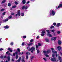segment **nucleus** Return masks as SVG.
I'll use <instances>...</instances> for the list:
<instances>
[{
	"instance_id": "obj_1",
	"label": "nucleus",
	"mask_w": 62,
	"mask_h": 62,
	"mask_svg": "<svg viewBox=\"0 0 62 62\" xmlns=\"http://www.w3.org/2000/svg\"><path fill=\"white\" fill-rule=\"evenodd\" d=\"M51 52L50 50H48L47 51H43V53L44 54V55L46 56V57H49V55L46 54L47 53H50Z\"/></svg>"
},
{
	"instance_id": "obj_2",
	"label": "nucleus",
	"mask_w": 62,
	"mask_h": 62,
	"mask_svg": "<svg viewBox=\"0 0 62 62\" xmlns=\"http://www.w3.org/2000/svg\"><path fill=\"white\" fill-rule=\"evenodd\" d=\"M35 47H32L31 48H30L28 50V51H31V52L33 53V51H35Z\"/></svg>"
},
{
	"instance_id": "obj_3",
	"label": "nucleus",
	"mask_w": 62,
	"mask_h": 62,
	"mask_svg": "<svg viewBox=\"0 0 62 62\" xmlns=\"http://www.w3.org/2000/svg\"><path fill=\"white\" fill-rule=\"evenodd\" d=\"M20 11L19 10L17 11V13L16 14V17H17L18 16H20L21 14H20Z\"/></svg>"
},
{
	"instance_id": "obj_4",
	"label": "nucleus",
	"mask_w": 62,
	"mask_h": 62,
	"mask_svg": "<svg viewBox=\"0 0 62 62\" xmlns=\"http://www.w3.org/2000/svg\"><path fill=\"white\" fill-rule=\"evenodd\" d=\"M61 49L62 48L61 46H58L57 47V50L58 51H60V50H61Z\"/></svg>"
},
{
	"instance_id": "obj_5",
	"label": "nucleus",
	"mask_w": 62,
	"mask_h": 62,
	"mask_svg": "<svg viewBox=\"0 0 62 62\" xmlns=\"http://www.w3.org/2000/svg\"><path fill=\"white\" fill-rule=\"evenodd\" d=\"M28 8L27 6H24L22 7L23 9H24V8H25V9H27Z\"/></svg>"
},
{
	"instance_id": "obj_6",
	"label": "nucleus",
	"mask_w": 62,
	"mask_h": 62,
	"mask_svg": "<svg viewBox=\"0 0 62 62\" xmlns=\"http://www.w3.org/2000/svg\"><path fill=\"white\" fill-rule=\"evenodd\" d=\"M56 38L55 37H53L52 38L51 40L52 41H55L56 40Z\"/></svg>"
},
{
	"instance_id": "obj_7",
	"label": "nucleus",
	"mask_w": 62,
	"mask_h": 62,
	"mask_svg": "<svg viewBox=\"0 0 62 62\" xmlns=\"http://www.w3.org/2000/svg\"><path fill=\"white\" fill-rule=\"evenodd\" d=\"M42 33L41 34V35L42 36H44V34L45 33V31H42Z\"/></svg>"
},
{
	"instance_id": "obj_8",
	"label": "nucleus",
	"mask_w": 62,
	"mask_h": 62,
	"mask_svg": "<svg viewBox=\"0 0 62 62\" xmlns=\"http://www.w3.org/2000/svg\"><path fill=\"white\" fill-rule=\"evenodd\" d=\"M51 61H56V59L55 58H51Z\"/></svg>"
},
{
	"instance_id": "obj_9",
	"label": "nucleus",
	"mask_w": 62,
	"mask_h": 62,
	"mask_svg": "<svg viewBox=\"0 0 62 62\" xmlns=\"http://www.w3.org/2000/svg\"><path fill=\"white\" fill-rule=\"evenodd\" d=\"M22 60L21 61L23 62H25V60H24V57L23 56L22 57Z\"/></svg>"
},
{
	"instance_id": "obj_10",
	"label": "nucleus",
	"mask_w": 62,
	"mask_h": 62,
	"mask_svg": "<svg viewBox=\"0 0 62 62\" xmlns=\"http://www.w3.org/2000/svg\"><path fill=\"white\" fill-rule=\"evenodd\" d=\"M51 13L52 15L53 16H54V15L55 14V12H54V11L52 10V11Z\"/></svg>"
},
{
	"instance_id": "obj_11",
	"label": "nucleus",
	"mask_w": 62,
	"mask_h": 62,
	"mask_svg": "<svg viewBox=\"0 0 62 62\" xmlns=\"http://www.w3.org/2000/svg\"><path fill=\"white\" fill-rule=\"evenodd\" d=\"M21 60V57H20L19 58L18 60H17V61H16V62H20Z\"/></svg>"
},
{
	"instance_id": "obj_12",
	"label": "nucleus",
	"mask_w": 62,
	"mask_h": 62,
	"mask_svg": "<svg viewBox=\"0 0 62 62\" xmlns=\"http://www.w3.org/2000/svg\"><path fill=\"white\" fill-rule=\"evenodd\" d=\"M61 41L60 40H59L58 41V44L59 45H61Z\"/></svg>"
},
{
	"instance_id": "obj_13",
	"label": "nucleus",
	"mask_w": 62,
	"mask_h": 62,
	"mask_svg": "<svg viewBox=\"0 0 62 62\" xmlns=\"http://www.w3.org/2000/svg\"><path fill=\"white\" fill-rule=\"evenodd\" d=\"M8 51H10L11 53L12 52V50H11L10 48H9L8 49Z\"/></svg>"
},
{
	"instance_id": "obj_14",
	"label": "nucleus",
	"mask_w": 62,
	"mask_h": 62,
	"mask_svg": "<svg viewBox=\"0 0 62 62\" xmlns=\"http://www.w3.org/2000/svg\"><path fill=\"white\" fill-rule=\"evenodd\" d=\"M47 35L49 36V37H52V35L50 33L47 34Z\"/></svg>"
},
{
	"instance_id": "obj_15",
	"label": "nucleus",
	"mask_w": 62,
	"mask_h": 62,
	"mask_svg": "<svg viewBox=\"0 0 62 62\" xmlns=\"http://www.w3.org/2000/svg\"><path fill=\"white\" fill-rule=\"evenodd\" d=\"M6 58V56H3H3H2L1 57V59H3V58L4 59V58Z\"/></svg>"
},
{
	"instance_id": "obj_16",
	"label": "nucleus",
	"mask_w": 62,
	"mask_h": 62,
	"mask_svg": "<svg viewBox=\"0 0 62 62\" xmlns=\"http://www.w3.org/2000/svg\"><path fill=\"white\" fill-rule=\"evenodd\" d=\"M8 19H6L4 20H3V22H7V21H8Z\"/></svg>"
},
{
	"instance_id": "obj_17",
	"label": "nucleus",
	"mask_w": 62,
	"mask_h": 62,
	"mask_svg": "<svg viewBox=\"0 0 62 62\" xmlns=\"http://www.w3.org/2000/svg\"><path fill=\"white\" fill-rule=\"evenodd\" d=\"M7 58L8 59V61H10V58L9 57V56H8Z\"/></svg>"
},
{
	"instance_id": "obj_18",
	"label": "nucleus",
	"mask_w": 62,
	"mask_h": 62,
	"mask_svg": "<svg viewBox=\"0 0 62 62\" xmlns=\"http://www.w3.org/2000/svg\"><path fill=\"white\" fill-rule=\"evenodd\" d=\"M22 2L23 4H24L26 3V1L25 0H23L22 1Z\"/></svg>"
},
{
	"instance_id": "obj_19",
	"label": "nucleus",
	"mask_w": 62,
	"mask_h": 62,
	"mask_svg": "<svg viewBox=\"0 0 62 62\" xmlns=\"http://www.w3.org/2000/svg\"><path fill=\"white\" fill-rule=\"evenodd\" d=\"M46 42H49V39H48L47 38H46Z\"/></svg>"
},
{
	"instance_id": "obj_20",
	"label": "nucleus",
	"mask_w": 62,
	"mask_h": 62,
	"mask_svg": "<svg viewBox=\"0 0 62 62\" xmlns=\"http://www.w3.org/2000/svg\"><path fill=\"white\" fill-rule=\"evenodd\" d=\"M4 28L6 29H8V26L7 25L6 26L4 27Z\"/></svg>"
},
{
	"instance_id": "obj_21",
	"label": "nucleus",
	"mask_w": 62,
	"mask_h": 62,
	"mask_svg": "<svg viewBox=\"0 0 62 62\" xmlns=\"http://www.w3.org/2000/svg\"><path fill=\"white\" fill-rule=\"evenodd\" d=\"M33 44V43H30V44H29L28 45L29 46H30L31 45H32Z\"/></svg>"
},
{
	"instance_id": "obj_22",
	"label": "nucleus",
	"mask_w": 62,
	"mask_h": 62,
	"mask_svg": "<svg viewBox=\"0 0 62 62\" xmlns=\"http://www.w3.org/2000/svg\"><path fill=\"white\" fill-rule=\"evenodd\" d=\"M62 7V4H60L59 6H58V8H60V7Z\"/></svg>"
},
{
	"instance_id": "obj_23",
	"label": "nucleus",
	"mask_w": 62,
	"mask_h": 62,
	"mask_svg": "<svg viewBox=\"0 0 62 62\" xmlns=\"http://www.w3.org/2000/svg\"><path fill=\"white\" fill-rule=\"evenodd\" d=\"M60 23H59L57 24V27H58V26H59L60 25Z\"/></svg>"
},
{
	"instance_id": "obj_24",
	"label": "nucleus",
	"mask_w": 62,
	"mask_h": 62,
	"mask_svg": "<svg viewBox=\"0 0 62 62\" xmlns=\"http://www.w3.org/2000/svg\"><path fill=\"white\" fill-rule=\"evenodd\" d=\"M46 31L48 33L47 34H50V31H49V30H46Z\"/></svg>"
},
{
	"instance_id": "obj_25",
	"label": "nucleus",
	"mask_w": 62,
	"mask_h": 62,
	"mask_svg": "<svg viewBox=\"0 0 62 62\" xmlns=\"http://www.w3.org/2000/svg\"><path fill=\"white\" fill-rule=\"evenodd\" d=\"M59 60H60L61 59V57L60 56H58V57Z\"/></svg>"
},
{
	"instance_id": "obj_26",
	"label": "nucleus",
	"mask_w": 62,
	"mask_h": 62,
	"mask_svg": "<svg viewBox=\"0 0 62 62\" xmlns=\"http://www.w3.org/2000/svg\"><path fill=\"white\" fill-rule=\"evenodd\" d=\"M6 2V0H3L2 2V4H3V3H5Z\"/></svg>"
},
{
	"instance_id": "obj_27",
	"label": "nucleus",
	"mask_w": 62,
	"mask_h": 62,
	"mask_svg": "<svg viewBox=\"0 0 62 62\" xmlns=\"http://www.w3.org/2000/svg\"><path fill=\"white\" fill-rule=\"evenodd\" d=\"M55 54H52V57H55Z\"/></svg>"
},
{
	"instance_id": "obj_28",
	"label": "nucleus",
	"mask_w": 62,
	"mask_h": 62,
	"mask_svg": "<svg viewBox=\"0 0 62 62\" xmlns=\"http://www.w3.org/2000/svg\"><path fill=\"white\" fill-rule=\"evenodd\" d=\"M52 52L53 53H57V52H56L55 51V50H53V51H52Z\"/></svg>"
},
{
	"instance_id": "obj_29",
	"label": "nucleus",
	"mask_w": 62,
	"mask_h": 62,
	"mask_svg": "<svg viewBox=\"0 0 62 62\" xmlns=\"http://www.w3.org/2000/svg\"><path fill=\"white\" fill-rule=\"evenodd\" d=\"M16 7H17L16 6H14L12 7V8H16Z\"/></svg>"
},
{
	"instance_id": "obj_30",
	"label": "nucleus",
	"mask_w": 62,
	"mask_h": 62,
	"mask_svg": "<svg viewBox=\"0 0 62 62\" xmlns=\"http://www.w3.org/2000/svg\"><path fill=\"white\" fill-rule=\"evenodd\" d=\"M26 54H28V55H30V53L29 52H27L26 53Z\"/></svg>"
},
{
	"instance_id": "obj_31",
	"label": "nucleus",
	"mask_w": 62,
	"mask_h": 62,
	"mask_svg": "<svg viewBox=\"0 0 62 62\" xmlns=\"http://www.w3.org/2000/svg\"><path fill=\"white\" fill-rule=\"evenodd\" d=\"M5 10L4 9H2L0 11H4Z\"/></svg>"
},
{
	"instance_id": "obj_32",
	"label": "nucleus",
	"mask_w": 62,
	"mask_h": 62,
	"mask_svg": "<svg viewBox=\"0 0 62 62\" xmlns=\"http://www.w3.org/2000/svg\"><path fill=\"white\" fill-rule=\"evenodd\" d=\"M38 45L39 46H41V44H40V43H38Z\"/></svg>"
},
{
	"instance_id": "obj_33",
	"label": "nucleus",
	"mask_w": 62,
	"mask_h": 62,
	"mask_svg": "<svg viewBox=\"0 0 62 62\" xmlns=\"http://www.w3.org/2000/svg\"><path fill=\"white\" fill-rule=\"evenodd\" d=\"M43 59L45 61H47V60H46V59L45 58H43Z\"/></svg>"
},
{
	"instance_id": "obj_34",
	"label": "nucleus",
	"mask_w": 62,
	"mask_h": 62,
	"mask_svg": "<svg viewBox=\"0 0 62 62\" xmlns=\"http://www.w3.org/2000/svg\"><path fill=\"white\" fill-rule=\"evenodd\" d=\"M8 6H9V7H10V6H11V4H10V3H8Z\"/></svg>"
},
{
	"instance_id": "obj_35",
	"label": "nucleus",
	"mask_w": 62,
	"mask_h": 62,
	"mask_svg": "<svg viewBox=\"0 0 62 62\" xmlns=\"http://www.w3.org/2000/svg\"><path fill=\"white\" fill-rule=\"evenodd\" d=\"M54 28V26H51L50 27V28L52 29V28Z\"/></svg>"
},
{
	"instance_id": "obj_36",
	"label": "nucleus",
	"mask_w": 62,
	"mask_h": 62,
	"mask_svg": "<svg viewBox=\"0 0 62 62\" xmlns=\"http://www.w3.org/2000/svg\"><path fill=\"white\" fill-rule=\"evenodd\" d=\"M53 24L54 25V26H55V25H56V23H53Z\"/></svg>"
},
{
	"instance_id": "obj_37",
	"label": "nucleus",
	"mask_w": 62,
	"mask_h": 62,
	"mask_svg": "<svg viewBox=\"0 0 62 62\" xmlns=\"http://www.w3.org/2000/svg\"><path fill=\"white\" fill-rule=\"evenodd\" d=\"M54 31H55L54 30H51V32H53V33H54Z\"/></svg>"
},
{
	"instance_id": "obj_38",
	"label": "nucleus",
	"mask_w": 62,
	"mask_h": 62,
	"mask_svg": "<svg viewBox=\"0 0 62 62\" xmlns=\"http://www.w3.org/2000/svg\"><path fill=\"white\" fill-rule=\"evenodd\" d=\"M36 50H37V48H39V46L37 45H36Z\"/></svg>"
},
{
	"instance_id": "obj_39",
	"label": "nucleus",
	"mask_w": 62,
	"mask_h": 62,
	"mask_svg": "<svg viewBox=\"0 0 62 62\" xmlns=\"http://www.w3.org/2000/svg\"><path fill=\"white\" fill-rule=\"evenodd\" d=\"M26 59H28V56L27 55L26 56Z\"/></svg>"
},
{
	"instance_id": "obj_40",
	"label": "nucleus",
	"mask_w": 62,
	"mask_h": 62,
	"mask_svg": "<svg viewBox=\"0 0 62 62\" xmlns=\"http://www.w3.org/2000/svg\"><path fill=\"white\" fill-rule=\"evenodd\" d=\"M57 33L58 34H60V32L59 31L57 32Z\"/></svg>"
},
{
	"instance_id": "obj_41",
	"label": "nucleus",
	"mask_w": 62,
	"mask_h": 62,
	"mask_svg": "<svg viewBox=\"0 0 62 62\" xmlns=\"http://www.w3.org/2000/svg\"><path fill=\"white\" fill-rule=\"evenodd\" d=\"M24 42H23L22 43V46H24Z\"/></svg>"
},
{
	"instance_id": "obj_42",
	"label": "nucleus",
	"mask_w": 62,
	"mask_h": 62,
	"mask_svg": "<svg viewBox=\"0 0 62 62\" xmlns=\"http://www.w3.org/2000/svg\"><path fill=\"white\" fill-rule=\"evenodd\" d=\"M17 50L18 52H20V48H17Z\"/></svg>"
},
{
	"instance_id": "obj_43",
	"label": "nucleus",
	"mask_w": 62,
	"mask_h": 62,
	"mask_svg": "<svg viewBox=\"0 0 62 62\" xmlns=\"http://www.w3.org/2000/svg\"><path fill=\"white\" fill-rule=\"evenodd\" d=\"M11 18H12V16H10L8 17L9 19H11Z\"/></svg>"
},
{
	"instance_id": "obj_44",
	"label": "nucleus",
	"mask_w": 62,
	"mask_h": 62,
	"mask_svg": "<svg viewBox=\"0 0 62 62\" xmlns=\"http://www.w3.org/2000/svg\"><path fill=\"white\" fill-rule=\"evenodd\" d=\"M15 3L16 5H18V3L17 1H15Z\"/></svg>"
},
{
	"instance_id": "obj_45",
	"label": "nucleus",
	"mask_w": 62,
	"mask_h": 62,
	"mask_svg": "<svg viewBox=\"0 0 62 62\" xmlns=\"http://www.w3.org/2000/svg\"><path fill=\"white\" fill-rule=\"evenodd\" d=\"M21 16H24V13H22L21 14Z\"/></svg>"
},
{
	"instance_id": "obj_46",
	"label": "nucleus",
	"mask_w": 62,
	"mask_h": 62,
	"mask_svg": "<svg viewBox=\"0 0 62 62\" xmlns=\"http://www.w3.org/2000/svg\"><path fill=\"white\" fill-rule=\"evenodd\" d=\"M51 50H52V51H54V48H51Z\"/></svg>"
},
{
	"instance_id": "obj_47",
	"label": "nucleus",
	"mask_w": 62,
	"mask_h": 62,
	"mask_svg": "<svg viewBox=\"0 0 62 62\" xmlns=\"http://www.w3.org/2000/svg\"><path fill=\"white\" fill-rule=\"evenodd\" d=\"M39 53V50H37V53L38 54V53Z\"/></svg>"
},
{
	"instance_id": "obj_48",
	"label": "nucleus",
	"mask_w": 62,
	"mask_h": 62,
	"mask_svg": "<svg viewBox=\"0 0 62 62\" xmlns=\"http://www.w3.org/2000/svg\"><path fill=\"white\" fill-rule=\"evenodd\" d=\"M34 57H34V56H32V57L31 58V60L32 61V59H33V58H34Z\"/></svg>"
},
{
	"instance_id": "obj_49",
	"label": "nucleus",
	"mask_w": 62,
	"mask_h": 62,
	"mask_svg": "<svg viewBox=\"0 0 62 62\" xmlns=\"http://www.w3.org/2000/svg\"><path fill=\"white\" fill-rule=\"evenodd\" d=\"M14 15V13H11V15Z\"/></svg>"
},
{
	"instance_id": "obj_50",
	"label": "nucleus",
	"mask_w": 62,
	"mask_h": 62,
	"mask_svg": "<svg viewBox=\"0 0 62 62\" xmlns=\"http://www.w3.org/2000/svg\"><path fill=\"white\" fill-rule=\"evenodd\" d=\"M18 58V55H17L16 58V59H17Z\"/></svg>"
},
{
	"instance_id": "obj_51",
	"label": "nucleus",
	"mask_w": 62,
	"mask_h": 62,
	"mask_svg": "<svg viewBox=\"0 0 62 62\" xmlns=\"http://www.w3.org/2000/svg\"><path fill=\"white\" fill-rule=\"evenodd\" d=\"M18 54V52L16 51V54Z\"/></svg>"
},
{
	"instance_id": "obj_52",
	"label": "nucleus",
	"mask_w": 62,
	"mask_h": 62,
	"mask_svg": "<svg viewBox=\"0 0 62 62\" xmlns=\"http://www.w3.org/2000/svg\"><path fill=\"white\" fill-rule=\"evenodd\" d=\"M26 36H23V38H24V39L26 38Z\"/></svg>"
},
{
	"instance_id": "obj_53",
	"label": "nucleus",
	"mask_w": 62,
	"mask_h": 62,
	"mask_svg": "<svg viewBox=\"0 0 62 62\" xmlns=\"http://www.w3.org/2000/svg\"><path fill=\"white\" fill-rule=\"evenodd\" d=\"M5 14H6V12L3 13V15H5Z\"/></svg>"
},
{
	"instance_id": "obj_54",
	"label": "nucleus",
	"mask_w": 62,
	"mask_h": 62,
	"mask_svg": "<svg viewBox=\"0 0 62 62\" xmlns=\"http://www.w3.org/2000/svg\"><path fill=\"white\" fill-rule=\"evenodd\" d=\"M39 36H37V39H39Z\"/></svg>"
},
{
	"instance_id": "obj_55",
	"label": "nucleus",
	"mask_w": 62,
	"mask_h": 62,
	"mask_svg": "<svg viewBox=\"0 0 62 62\" xmlns=\"http://www.w3.org/2000/svg\"><path fill=\"white\" fill-rule=\"evenodd\" d=\"M2 50H3V49L2 48H1L0 49V51H2Z\"/></svg>"
},
{
	"instance_id": "obj_56",
	"label": "nucleus",
	"mask_w": 62,
	"mask_h": 62,
	"mask_svg": "<svg viewBox=\"0 0 62 62\" xmlns=\"http://www.w3.org/2000/svg\"><path fill=\"white\" fill-rule=\"evenodd\" d=\"M13 44V43H11L10 44V45H12Z\"/></svg>"
},
{
	"instance_id": "obj_57",
	"label": "nucleus",
	"mask_w": 62,
	"mask_h": 62,
	"mask_svg": "<svg viewBox=\"0 0 62 62\" xmlns=\"http://www.w3.org/2000/svg\"><path fill=\"white\" fill-rule=\"evenodd\" d=\"M33 41V39H32L30 40L31 42H32Z\"/></svg>"
},
{
	"instance_id": "obj_58",
	"label": "nucleus",
	"mask_w": 62,
	"mask_h": 62,
	"mask_svg": "<svg viewBox=\"0 0 62 62\" xmlns=\"http://www.w3.org/2000/svg\"><path fill=\"white\" fill-rule=\"evenodd\" d=\"M8 53H9V51H8L6 53V54H8Z\"/></svg>"
},
{
	"instance_id": "obj_59",
	"label": "nucleus",
	"mask_w": 62,
	"mask_h": 62,
	"mask_svg": "<svg viewBox=\"0 0 62 62\" xmlns=\"http://www.w3.org/2000/svg\"><path fill=\"white\" fill-rule=\"evenodd\" d=\"M57 55H58V54H55L56 57H57Z\"/></svg>"
},
{
	"instance_id": "obj_60",
	"label": "nucleus",
	"mask_w": 62,
	"mask_h": 62,
	"mask_svg": "<svg viewBox=\"0 0 62 62\" xmlns=\"http://www.w3.org/2000/svg\"><path fill=\"white\" fill-rule=\"evenodd\" d=\"M15 53H14L13 54V55L14 56H15Z\"/></svg>"
},
{
	"instance_id": "obj_61",
	"label": "nucleus",
	"mask_w": 62,
	"mask_h": 62,
	"mask_svg": "<svg viewBox=\"0 0 62 62\" xmlns=\"http://www.w3.org/2000/svg\"><path fill=\"white\" fill-rule=\"evenodd\" d=\"M29 1H28L27 2V4H29Z\"/></svg>"
},
{
	"instance_id": "obj_62",
	"label": "nucleus",
	"mask_w": 62,
	"mask_h": 62,
	"mask_svg": "<svg viewBox=\"0 0 62 62\" xmlns=\"http://www.w3.org/2000/svg\"><path fill=\"white\" fill-rule=\"evenodd\" d=\"M19 55H21V54H22L20 52L19 53Z\"/></svg>"
},
{
	"instance_id": "obj_63",
	"label": "nucleus",
	"mask_w": 62,
	"mask_h": 62,
	"mask_svg": "<svg viewBox=\"0 0 62 62\" xmlns=\"http://www.w3.org/2000/svg\"><path fill=\"white\" fill-rule=\"evenodd\" d=\"M12 61H14V60H13V59H12Z\"/></svg>"
},
{
	"instance_id": "obj_64",
	"label": "nucleus",
	"mask_w": 62,
	"mask_h": 62,
	"mask_svg": "<svg viewBox=\"0 0 62 62\" xmlns=\"http://www.w3.org/2000/svg\"><path fill=\"white\" fill-rule=\"evenodd\" d=\"M5 62H9L8 61H6Z\"/></svg>"
}]
</instances>
